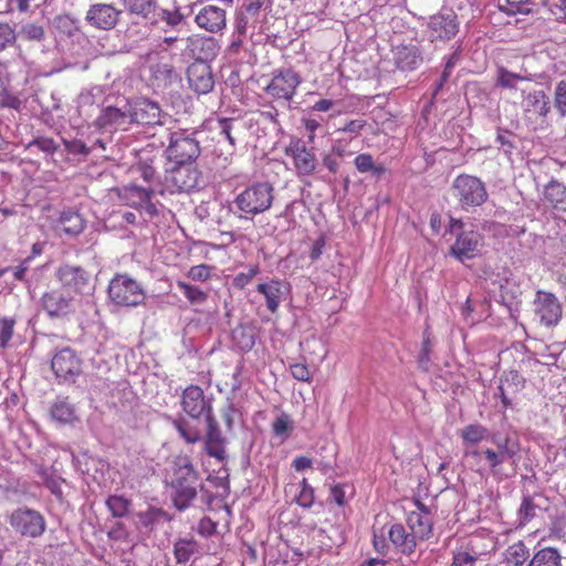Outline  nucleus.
Wrapping results in <instances>:
<instances>
[{
  "label": "nucleus",
  "mask_w": 566,
  "mask_h": 566,
  "mask_svg": "<svg viewBox=\"0 0 566 566\" xmlns=\"http://www.w3.org/2000/svg\"><path fill=\"white\" fill-rule=\"evenodd\" d=\"M123 6L127 13L148 21L153 27L163 22L165 32L180 31L186 24V15L179 6L172 9L160 8L157 0H123Z\"/></svg>",
  "instance_id": "1"
},
{
  "label": "nucleus",
  "mask_w": 566,
  "mask_h": 566,
  "mask_svg": "<svg viewBox=\"0 0 566 566\" xmlns=\"http://www.w3.org/2000/svg\"><path fill=\"white\" fill-rule=\"evenodd\" d=\"M199 483L198 474L188 459L177 463L171 480V497L178 511L188 509L197 496Z\"/></svg>",
  "instance_id": "2"
},
{
  "label": "nucleus",
  "mask_w": 566,
  "mask_h": 566,
  "mask_svg": "<svg viewBox=\"0 0 566 566\" xmlns=\"http://www.w3.org/2000/svg\"><path fill=\"white\" fill-rule=\"evenodd\" d=\"M200 134L196 129H179L170 133L169 144L165 150L167 159L174 164H196L201 154L198 138Z\"/></svg>",
  "instance_id": "3"
},
{
  "label": "nucleus",
  "mask_w": 566,
  "mask_h": 566,
  "mask_svg": "<svg viewBox=\"0 0 566 566\" xmlns=\"http://www.w3.org/2000/svg\"><path fill=\"white\" fill-rule=\"evenodd\" d=\"M274 200V188L269 181H259L247 187L235 199L241 217L255 216L269 210Z\"/></svg>",
  "instance_id": "4"
},
{
  "label": "nucleus",
  "mask_w": 566,
  "mask_h": 566,
  "mask_svg": "<svg viewBox=\"0 0 566 566\" xmlns=\"http://www.w3.org/2000/svg\"><path fill=\"white\" fill-rule=\"evenodd\" d=\"M12 531L21 538H40L46 531L44 515L32 507L19 506L8 515Z\"/></svg>",
  "instance_id": "5"
},
{
  "label": "nucleus",
  "mask_w": 566,
  "mask_h": 566,
  "mask_svg": "<svg viewBox=\"0 0 566 566\" xmlns=\"http://www.w3.org/2000/svg\"><path fill=\"white\" fill-rule=\"evenodd\" d=\"M107 292L111 301L118 306H138L146 298L142 284L128 274H116L111 280Z\"/></svg>",
  "instance_id": "6"
},
{
  "label": "nucleus",
  "mask_w": 566,
  "mask_h": 566,
  "mask_svg": "<svg viewBox=\"0 0 566 566\" xmlns=\"http://www.w3.org/2000/svg\"><path fill=\"white\" fill-rule=\"evenodd\" d=\"M451 192L462 208L479 207L488 199L484 182L480 178L468 174L455 177L451 185Z\"/></svg>",
  "instance_id": "7"
},
{
  "label": "nucleus",
  "mask_w": 566,
  "mask_h": 566,
  "mask_svg": "<svg viewBox=\"0 0 566 566\" xmlns=\"http://www.w3.org/2000/svg\"><path fill=\"white\" fill-rule=\"evenodd\" d=\"M492 442L496 446V450L486 448L483 450L484 459L493 475L499 474L500 467L510 461L516 465V455L520 452V443L517 440L506 436L503 439L492 438Z\"/></svg>",
  "instance_id": "8"
},
{
  "label": "nucleus",
  "mask_w": 566,
  "mask_h": 566,
  "mask_svg": "<svg viewBox=\"0 0 566 566\" xmlns=\"http://www.w3.org/2000/svg\"><path fill=\"white\" fill-rule=\"evenodd\" d=\"M201 171L196 164H174L166 171V184L171 191L189 192L200 187Z\"/></svg>",
  "instance_id": "9"
},
{
  "label": "nucleus",
  "mask_w": 566,
  "mask_h": 566,
  "mask_svg": "<svg viewBox=\"0 0 566 566\" xmlns=\"http://www.w3.org/2000/svg\"><path fill=\"white\" fill-rule=\"evenodd\" d=\"M459 25L458 17L451 10L433 14L427 23L428 39L431 42L450 41L459 32Z\"/></svg>",
  "instance_id": "10"
},
{
  "label": "nucleus",
  "mask_w": 566,
  "mask_h": 566,
  "mask_svg": "<svg viewBox=\"0 0 566 566\" xmlns=\"http://www.w3.org/2000/svg\"><path fill=\"white\" fill-rule=\"evenodd\" d=\"M123 14V10L112 3L97 2L88 7L85 22L93 29L101 31L114 30Z\"/></svg>",
  "instance_id": "11"
},
{
  "label": "nucleus",
  "mask_w": 566,
  "mask_h": 566,
  "mask_svg": "<svg viewBox=\"0 0 566 566\" xmlns=\"http://www.w3.org/2000/svg\"><path fill=\"white\" fill-rule=\"evenodd\" d=\"M180 405L182 411L192 419L213 416L211 400L206 397L199 386L190 385L181 394Z\"/></svg>",
  "instance_id": "12"
},
{
  "label": "nucleus",
  "mask_w": 566,
  "mask_h": 566,
  "mask_svg": "<svg viewBox=\"0 0 566 566\" xmlns=\"http://www.w3.org/2000/svg\"><path fill=\"white\" fill-rule=\"evenodd\" d=\"M301 84L300 75L293 70H283L275 73L265 87V92L276 101H282L283 104L289 103Z\"/></svg>",
  "instance_id": "13"
},
{
  "label": "nucleus",
  "mask_w": 566,
  "mask_h": 566,
  "mask_svg": "<svg viewBox=\"0 0 566 566\" xmlns=\"http://www.w3.org/2000/svg\"><path fill=\"white\" fill-rule=\"evenodd\" d=\"M483 247V237L474 230H462L457 233L454 243L449 253L460 262L472 260L480 254Z\"/></svg>",
  "instance_id": "14"
},
{
  "label": "nucleus",
  "mask_w": 566,
  "mask_h": 566,
  "mask_svg": "<svg viewBox=\"0 0 566 566\" xmlns=\"http://www.w3.org/2000/svg\"><path fill=\"white\" fill-rule=\"evenodd\" d=\"M534 312L545 326H555L562 318L563 307L557 296L551 292L537 291Z\"/></svg>",
  "instance_id": "15"
},
{
  "label": "nucleus",
  "mask_w": 566,
  "mask_h": 566,
  "mask_svg": "<svg viewBox=\"0 0 566 566\" xmlns=\"http://www.w3.org/2000/svg\"><path fill=\"white\" fill-rule=\"evenodd\" d=\"M56 277L61 282L62 289L67 292L72 291L81 294L88 290L91 285L90 273L80 265L61 264L56 270Z\"/></svg>",
  "instance_id": "16"
},
{
  "label": "nucleus",
  "mask_w": 566,
  "mask_h": 566,
  "mask_svg": "<svg viewBox=\"0 0 566 566\" xmlns=\"http://www.w3.org/2000/svg\"><path fill=\"white\" fill-rule=\"evenodd\" d=\"M41 306L50 317L62 318L74 311V298L62 287L53 289L42 295Z\"/></svg>",
  "instance_id": "17"
},
{
  "label": "nucleus",
  "mask_w": 566,
  "mask_h": 566,
  "mask_svg": "<svg viewBox=\"0 0 566 566\" xmlns=\"http://www.w3.org/2000/svg\"><path fill=\"white\" fill-rule=\"evenodd\" d=\"M392 61L402 72L417 70L423 62V51L419 43H401L392 48Z\"/></svg>",
  "instance_id": "18"
},
{
  "label": "nucleus",
  "mask_w": 566,
  "mask_h": 566,
  "mask_svg": "<svg viewBox=\"0 0 566 566\" xmlns=\"http://www.w3.org/2000/svg\"><path fill=\"white\" fill-rule=\"evenodd\" d=\"M205 421L207 423V430L205 434V450L209 457L214 458L219 462H223L228 458V440L222 434L214 416L208 417V419Z\"/></svg>",
  "instance_id": "19"
},
{
  "label": "nucleus",
  "mask_w": 566,
  "mask_h": 566,
  "mask_svg": "<svg viewBox=\"0 0 566 566\" xmlns=\"http://www.w3.org/2000/svg\"><path fill=\"white\" fill-rule=\"evenodd\" d=\"M132 124L130 105L106 106L95 120V125L103 129L127 130Z\"/></svg>",
  "instance_id": "20"
},
{
  "label": "nucleus",
  "mask_w": 566,
  "mask_h": 566,
  "mask_svg": "<svg viewBox=\"0 0 566 566\" xmlns=\"http://www.w3.org/2000/svg\"><path fill=\"white\" fill-rule=\"evenodd\" d=\"M286 155L293 159L298 176H311L317 166V159L313 148H307L302 140L290 144Z\"/></svg>",
  "instance_id": "21"
},
{
  "label": "nucleus",
  "mask_w": 566,
  "mask_h": 566,
  "mask_svg": "<svg viewBox=\"0 0 566 566\" xmlns=\"http://www.w3.org/2000/svg\"><path fill=\"white\" fill-rule=\"evenodd\" d=\"M132 124L155 126L164 125L166 114H164L159 105L149 99H142L134 106H130Z\"/></svg>",
  "instance_id": "22"
},
{
  "label": "nucleus",
  "mask_w": 566,
  "mask_h": 566,
  "mask_svg": "<svg viewBox=\"0 0 566 566\" xmlns=\"http://www.w3.org/2000/svg\"><path fill=\"white\" fill-rule=\"evenodd\" d=\"M189 86L198 94H207L214 86V77L210 65L206 62H193L187 70Z\"/></svg>",
  "instance_id": "23"
},
{
  "label": "nucleus",
  "mask_w": 566,
  "mask_h": 566,
  "mask_svg": "<svg viewBox=\"0 0 566 566\" xmlns=\"http://www.w3.org/2000/svg\"><path fill=\"white\" fill-rule=\"evenodd\" d=\"M51 368L57 378L67 380L80 374L81 361L73 349L63 348L52 358Z\"/></svg>",
  "instance_id": "24"
},
{
  "label": "nucleus",
  "mask_w": 566,
  "mask_h": 566,
  "mask_svg": "<svg viewBox=\"0 0 566 566\" xmlns=\"http://www.w3.org/2000/svg\"><path fill=\"white\" fill-rule=\"evenodd\" d=\"M196 24L210 33H218L227 25V12L217 6H206L196 14Z\"/></svg>",
  "instance_id": "25"
},
{
  "label": "nucleus",
  "mask_w": 566,
  "mask_h": 566,
  "mask_svg": "<svg viewBox=\"0 0 566 566\" xmlns=\"http://www.w3.org/2000/svg\"><path fill=\"white\" fill-rule=\"evenodd\" d=\"M187 43V49L196 59V62H206L207 60L214 57L219 50L216 40L210 36H188Z\"/></svg>",
  "instance_id": "26"
},
{
  "label": "nucleus",
  "mask_w": 566,
  "mask_h": 566,
  "mask_svg": "<svg viewBox=\"0 0 566 566\" xmlns=\"http://www.w3.org/2000/svg\"><path fill=\"white\" fill-rule=\"evenodd\" d=\"M262 6L263 0H253L244 4L237 13L235 30L241 34H247L250 28L255 29L260 22Z\"/></svg>",
  "instance_id": "27"
},
{
  "label": "nucleus",
  "mask_w": 566,
  "mask_h": 566,
  "mask_svg": "<svg viewBox=\"0 0 566 566\" xmlns=\"http://www.w3.org/2000/svg\"><path fill=\"white\" fill-rule=\"evenodd\" d=\"M256 291L265 297L268 310L275 313L287 292V284L283 281L271 280L269 283L258 284Z\"/></svg>",
  "instance_id": "28"
},
{
  "label": "nucleus",
  "mask_w": 566,
  "mask_h": 566,
  "mask_svg": "<svg viewBox=\"0 0 566 566\" xmlns=\"http://www.w3.org/2000/svg\"><path fill=\"white\" fill-rule=\"evenodd\" d=\"M420 512H411L408 515V526L411 530V534L418 539H426L431 535L432 522L429 517L428 511L421 504Z\"/></svg>",
  "instance_id": "29"
},
{
  "label": "nucleus",
  "mask_w": 566,
  "mask_h": 566,
  "mask_svg": "<svg viewBox=\"0 0 566 566\" xmlns=\"http://www.w3.org/2000/svg\"><path fill=\"white\" fill-rule=\"evenodd\" d=\"M388 534L391 543L402 554L410 555L415 552L417 538L411 533H408L401 524H394Z\"/></svg>",
  "instance_id": "30"
},
{
  "label": "nucleus",
  "mask_w": 566,
  "mask_h": 566,
  "mask_svg": "<svg viewBox=\"0 0 566 566\" xmlns=\"http://www.w3.org/2000/svg\"><path fill=\"white\" fill-rule=\"evenodd\" d=\"M199 544L193 536L178 537L174 542V557L177 564H186L190 558L199 553Z\"/></svg>",
  "instance_id": "31"
},
{
  "label": "nucleus",
  "mask_w": 566,
  "mask_h": 566,
  "mask_svg": "<svg viewBox=\"0 0 566 566\" xmlns=\"http://www.w3.org/2000/svg\"><path fill=\"white\" fill-rule=\"evenodd\" d=\"M155 190L153 188H143L135 184H130L123 188L119 197L125 201V205L134 209L139 210L140 206L148 196H154Z\"/></svg>",
  "instance_id": "32"
},
{
  "label": "nucleus",
  "mask_w": 566,
  "mask_h": 566,
  "mask_svg": "<svg viewBox=\"0 0 566 566\" xmlns=\"http://www.w3.org/2000/svg\"><path fill=\"white\" fill-rule=\"evenodd\" d=\"M524 109L541 117H546L551 111L549 98L542 90L531 92L525 97Z\"/></svg>",
  "instance_id": "33"
},
{
  "label": "nucleus",
  "mask_w": 566,
  "mask_h": 566,
  "mask_svg": "<svg viewBox=\"0 0 566 566\" xmlns=\"http://www.w3.org/2000/svg\"><path fill=\"white\" fill-rule=\"evenodd\" d=\"M460 437L465 448H474L473 446L489 439L490 431L481 423H471L461 429Z\"/></svg>",
  "instance_id": "34"
},
{
  "label": "nucleus",
  "mask_w": 566,
  "mask_h": 566,
  "mask_svg": "<svg viewBox=\"0 0 566 566\" xmlns=\"http://www.w3.org/2000/svg\"><path fill=\"white\" fill-rule=\"evenodd\" d=\"M218 129L219 134L228 140L231 153H233L237 146V137L242 133L241 122L235 118L222 117L218 119Z\"/></svg>",
  "instance_id": "35"
},
{
  "label": "nucleus",
  "mask_w": 566,
  "mask_h": 566,
  "mask_svg": "<svg viewBox=\"0 0 566 566\" xmlns=\"http://www.w3.org/2000/svg\"><path fill=\"white\" fill-rule=\"evenodd\" d=\"M51 417L61 423H71L76 420L74 406L66 398H59L51 407Z\"/></svg>",
  "instance_id": "36"
},
{
  "label": "nucleus",
  "mask_w": 566,
  "mask_h": 566,
  "mask_svg": "<svg viewBox=\"0 0 566 566\" xmlns=\"http://www.w3.org/2000/svg\"><path fill=\"white\" fill-rule=\"evenodd\" d=\"M524 81H532V76L511 72L503 66H500L496 70L495 84L499 87L518 90V83Z\"/></svg>",
  "instance_id": "37"
},
{
  "label": "nucleus",
  "mask_w": 566,
  "mask_h": 566,
  "mask_svg": "<svg viewBox=\"0 0 566 566\" xmlns=\"http://www.w3.org/2000/svg\"><path fill=\"white\" fill-rule=\"evenodd\" d=\"M60 230L67 235H77L84 230V220L77 212H64L60 217Z\"/></svg>",
  "instance_id": "38"
},
{
  "label": "nucleus",
  "mask_w": 566,
  "mask_h": 566,
  "mask_svg": "<svg viewBox=\"0 0 566 566\" xmlns=\"http://www.w3.org/2000/svg\"><path fill=\"white\" fill-rule=\"evenodd\" d=\"M527 566H562V556L556 548L545 547L534 554Z\"/></svg>",
  "instance_id": "39"
},
{
  "label": "nucleus",
  "mask_w": 566,
  "mask_h": 566,
  "mask_svg": "<svg viewBox=\"0 0 566 566\" xmlns=\"http://www.w3.org/2000/svg\"><path fill=\"white\" fill-rule=\"evenodd\" d=\"M53 27L56 31L67 38H73L81 31L78 20L69 13L56 15L53 19Z\"/></svg>",
  "instance_id": "40"
},
{
  "label": "nucleus",
  "mask_w": 566,
  "mask_h": 566,
  "mask_svg": "<svg viewBox=\"0 0 566 566\" xmlns=\"http://www.w3.org/2000/svg\"><path fill=\"white\" fill-rule=\"evenodd\" d=\"M174 428L178 431L179 436L190 444L197 443L201 440L202 434L200 429L190 423L185 418H177L172 421Z\"/></svg>",
  "instance_id": "41"
},
{
  "label": "nucleus",
  "mask_w": 566,
  "mask_h": 566,
  "mask_svg": "<svg viewBox=\"0 0 566 566\" xmlns=\"http://www.w3.org/2000/svg\"><path fill=\"white\" fill-rule=\"evenodd\" d=\"M545 198L557 209L566 210V187L552 180L544 191Z\"/></svg>",
  "instance_id": "42"
},
{
  "label": "nucleus",
  "mask_w": 566,
  "mask_h": 566,
  "mask_svg": "<svg viewBox=\"0 0 566 566\" xmlns=\"http://www.w3.org/2000/svg\"><path fill=\"white\" fill-rule=\"evenodd\" d=\"M354 164L359 172H370L377 179H379L386 172L385 166L381 164H375L370 154H359L355 158Z\"/></svg>",
  "instance_id": "43"
},
{
  "label": "nucleus",
  "mask_w": 566,
  "mask_h": 566,
  "mask_svg": "<svg viewBox=\"0 0 566 566\" xmlns=\"http://www.w3.org/2000/svg\"><path fill=\"white\" fill-rule=\"evenodd\" d=\"M178 289L192 305H201L208 300V293L184 281L177 282Z\"/></svg>",
  "instance_id": "44"
},
{
  "label": "nucleus",
  "mask_w": 566,
  "mask_h": 566,
  "mask_svg": "<svg viewBox=\"0 0 566 566\" xmlns=\"http://www.w3.org/2000/svg\"><path fill=\"white\" fill-rule=\"evenodd\" d=\"M132 502L122 495H111L106 500V506L114 517H124L128 514Z\"/></svg>",
  "instance_id": "45"
},
{
  "label": "nucleus",
  "mask_w": 566,
  "mask_h": 566,
  "mask_svg": "<svg viewBox=\"0 0 566 566\" xmlns=\"http://www.w3.org/2000/svg\"><path fill=\"white\" fill-rule=\"evenodd\" d=\"M528 558V549L523 542H516L506 549V560L513 566H522Z\"/></svg>",
  "instance_id": "46"
},
{
  "label": "nucleus",
  "mask_w": 566,
  "mask_h": 566,
  "mask_svg": "<svg viewBox=\"0 0 566 566\" xmlns=\"http://www.w3.org/2000/svg\"><path fill=\"white\" fill-rule=\"evenodd\" d=\"M293 429V421L286 413H282L276 417L272 423L273 433L275 437L280 438L282 442L291 436Z\"/></svg>",
  "instance_id": "47"
},
{
  "label": "nucleus",
  "mask_w": 566,
  "mask_h": 566,
  "mask_svg": "<svg viewBox=\"0 0 566 566\" xmlns=\"http://www.w3.org/2000/svg\"><path fill=\"white\" fill-rule=\"evenodd\" d=\"M20 35L27 41L42 42L45 40V30L41 24L28 22L21 27Z\"/></svg>",
  "instance_id": "48"
},
{
  "label": "nucleus",
  "mask_w": 566,
  "mask_h": 566,
  "mask_svg": "<svg viewBox=\"0 0 566 566\" xmlns=\"http://www.w3.org/2000/svg\"><path fill=\"white\" fill-rule=\"evenodd\" d=\"M33 147L38 148L40 151L46 155H53L57 150L59 145L51 137L39 136L33 138L29 144L25 145L27 150H30Z\"/></svg>",
  "instance_id": "49"
},
{
  "label": "nucleus",
  "mask_w": 566,
  "mask_h": 566,
  "mask_svg": "<svg viewBox=\"0 0 566 566\" xmlns=\"http://www.w3.org/2000/svg\"><path fill=\"white\" fill-rule=\"evenodd\" d=\"M134 170L137 174H139L140 178H143L144 181H146L148 184H151L158 179V175H157L156 168L153 165L151 159L139 160L135 165Z\"/></svg>",
  "instance_id": "50"
},
{
  "label": "nucleus",
  "mask_w": 566,
  "mask_h": 566,
  "mask_svg": "<svg viewBox=\"0 0 566 566\" xmlns=\"http://www.w3.org/2000/svg\"><path fill=\"white\" fill-rule=\"evenodd\" d=\"M139 522L145 527H151L156 523H158L161 518H168V515L161 509L150 507L146 512H142L138 514Z\"/></svg>",
  "instance_id": "51"
},
{
  "label": "nucleus",
  "mask_w": 566,
  "mask_h": 566,
  "mask_svg": "<svg viewBox=\"0 0 566 566\" xmlns=\"http://www.w3.org/2000/svg\"><path fill=\"white\" fill-rule=\"evenodd\" d=\"M531 0H506L505 4H500L501 11L513 15L516 13H530L531 12Z\"/></svg>",
  "instance_id": "52"
},
{
  "label": "nucleus",
  "mask_w": 566,
  "mask_h": 566,
  "mask_svg": "<svg viewBox=\"0 0 566 566\" xmlns=\"http://www.w3.org/2000/svg\"><path fill=\"white\" fill-rule=\"evenodd\" d=\"M214 268L208 264L193 265L187 272V277L196 282H207L211 279Z\"/></svg>",
  "instance_id": "53"
},
{
  "label": "nucleus",
  "mask_w": 566,
  "mask_h": 566,
  "mask_svg": "<svg viewBox=\"0 0 566 566\" xmlns=\"http://www.w3.org/2000/svg\"><path fill=\"white\" fill-rule=\"evenodd\" d=\"M479 555L469 549H459L453 553V560L450 566H475Z\"/></svg>",
  "instance_id": "54"
},
{
  "label": "nucleus",
  "mask_w": 566,
  "mask_h": 566,
  "mask_svg": "<svg viewBox=\"0 0 566 566\" xmlns=\"http://www.w3.org/2000/svg\"><path fill=\"white\" fill-rule=\"evenodd\" d=\"M300 486L296 503L304 509H310L314 503V489L307 483L306 479L302 480Z\"/></svg>",
  "instance_id": "55"
},
{
  "label": "nucleus",
  "mask_w": 566,
  "mask_h": 566,
  "mask_svg": "<svg viewBox=\"0 0 566 566\" xmlns=\"http://www.w3.org/2000/svg\"><path fill=\"white\" fill-rule=\"evenodd\" d=\"M15 30L8 23L0 22V52L15 43Z\"/></svg>",
  "instance_id": "56"
},
{
  "label": "nucleus",
  "mask_w": 566,
  "mask_h": 566,
  "mask_svg": "<svg viewBox=\"0 0 566 566\" xmlns=\"http://www.w3.org/2000/svg\"><path fill=\"white\" fill-rule=\"evenodd\" d=\"M484 458L483 450L478 448H465L463 459L471 470L480 471V464Z\"/></svg>",
  "instance_id": "57"
},
{
  "label": "nucleus",
  "mask_w": 566,
  "mask_h": 566,
  "mask_svg": "<svg viewBox=\"0 0 566 566\" xmlns=\"http://www.w3.org/2000/svg\"><path fill=\"white\" fill-rule=\"evenodd\" d=\"M14 325L15 321L13 318L3 317L0 319V346L2 348L8 346V343L13 335Z\"/></svg>",
  "instance_id": "58"
},
{
  "label": "nucleus",
  "mask_w": 566,
  "mask_h": 566,
  "mask_svg": "<svg viewBox=\"0 0 566 566\" xmlns=\"http://www.w3.org/2000/svg\"><path fill=\"white\" fill-rule=\"evenodd\" d=\"M259 273V268L256 265L251 266L248 272L238 273L232 281L233 287L238 290L244 289Z\"/></svg>",
  "instance_id": "59"
},
{
  "label": "nucleus",
  "mask_w": 566,
  "mask_h": 566,
  "mask_svg": "<svg viewBox=\"0 0 566 566\" xmlns=\"http://www.w3.org/2000/svg\"><path fill=\"white\" fill-rule=\"evenodd\" d=\"M555 107L557 108L560 116L566 115V81L557 83L555 88Z\"/></svg>",
  "instance_id": "60"
},
{
  "label": "nucleus",
  "mask_w": 566,
  "mask_h": 566,
  "mask_svg": "<svg viewBox=\"0 0 566 566\" xmlns=\"http://www.w3.org/2000/svg\"><path fill=\"white\" fill-rule=\"evenodd\" d=\"M292 376L300 381L310 382L312 380V373L305 364L295 363L290 366Z\"/></svg>",
  "instance_id": "61"
},
{
  "label": "nucleus",
  "mask_w": 566,
  "mask_h": 566,
  "mask_svg": "<svg viewBox=\"0 0 566 566\" xmlns=\"http://www.w3.org/2000/svg\"><path fill=\"white\" fill-rule=\"evenodd\" d=\"M63 142H64V146H65L66 150L70 154L83 155V156H87L90 154V148L82 140H78V139L65 140L64 139Z\"/></svg>",
  "instance_id": "62"
},
{
  "label": "nucleus",
  "mask_w": 566,
  "mask_h": 566,
  "mask_svg": "<svg viewBox=\"0 0 566 566\" xmlns=\"http://www.w3.org/2000/svg\"><path fill=\"white\" fill-rule=\"evenodd\" d=\"M536 505L530 496H525L518 510L520 517L523 521H530L535 515Z\"/></svg>",
  "instance_id": "63"
},
{
  "label": "nucleus",
  "mask_w": 566,
  "mask_h": 566,
  "mask_svg": "<svg viewBox=\"0 0 566 566\" xmlns=\"http://www.w3.org/2000/svg\"><path fill=\"white\" fill-rule=\"evenodd\" d=\"M331 499L339 506L345 504V491L340 484H335L331 488Z\"/></svg>",
  "instance_id": "64"
}]
</instances>
